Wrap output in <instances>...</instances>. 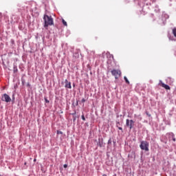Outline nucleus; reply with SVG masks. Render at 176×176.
I'll return each mask as SVG.
<instances>
[{"mask_svg":"<svg viewBox=\"0 0 176 176\" xmlns=\"http://www.w3.org/2000/svg\"><path fill=\"white\" fill-rule=\"evenodd\" d=\"M102 176H107V175L104 174V175H102Z\"/></svg>","mask_w":176,"mask_h":176,"instance_id":"obj_21","label":"nucleus"},{"mask_svg":"<svg viewBox=\"0 0 176 176\" xmlns=\"http://www.w3.org/2000/svg\"><path fill=\"white\" fill-rule=\"evenodd\" d=\"M173 34L174 36L176 37V28L173 29Z\"/></svg>","mask_w":176,"mask_h":176,"instance_id":"obj_12","label":"nucleus"},{"mask_svg":"<svg viewBox=\"0 0 176 176\" xmlns=\"http://www.w3.org/2000/svg\"><path fill=\"white\" fill-rule=\"evenodd\" d=\"M111 75L114 76L115 79H119L122 75V72L119 69H113L111 70Z\"/></svg>","mask_w":176,"mask_h":176,"instance_id":"obj_2","label":"nucleus"},{"mask_svg":"<svg viewBox=\"0 0 176 176\" xmlns=\"http://www.w3.org/2000/svg\"><path fill=\"white\" fill-rule=\"evenodd\" d=\"M126 127H129L130 130L134 127V121L133 120L127 119L126 120Z\"/></svg>","mask_w":176,"mask_h":176,"instance_id":"obj_5","label":"nucleus"},{"mask_svg":"<svg viewBox=\"0 0 176 176\" xmlns=\"http://www.w3.org/2000/svg\"><path fill=\"white\" fill-rule=\"evenodd\" d=\"M28 86H30V83L28 84Z\"/></svg>","mask_w":176,"mask_h":176,"instance_id":"obj_22","label":"nucleus"},{"mask_svg":"<svg viewBox=\"0 0 176 176\" xmlns=\"http://www.w3.org/2000/svg\"><path fill=\"white\" fill-rule=\"evenodd\" d=\"M0 176H1V175H0Z\"/></svg>","mask_w":176,"mask_h":176,"instance_id":"obj_24","label":"nucleus"},{"mask_svg":"<svg viewBox=\"0 0 176 176\" xmlns=\"http://www.w3.org/2000/svg\"><path fill=\"white\" fill-rule=\"evenodd\" d=\"M124 79L126 83H127V85H130V81H129V79H127V77L124 76Z\"/></svg>","mask_w":176,"mask_h":176,"instance_id":"obj_9","label":"nucleus"},{"mask_svg":"<svg viewBox=\"0 0 176 176\" xmlns=\"http://www.w3.org/2000/svg\"><path fill=\"white\" fill-rule=\"evenodd\" d=\"M14 72H17V67H14Z\"/></svg>","mask_w":176,"mask_h":176,"instance_id":"obj_14","label":"nucleus"},{"mask_svg":"<svg viewBox=\"0 0 176 176\" xmlns=\"http://www.w3.org/2000/svg\"><path fill=\"white\" fill-rule=\"evenodd\" d=\"M1 100L4 101L5 102H10V101H12V98H10V96H9V95L4 94L1 96Z\"/></svg>","mask_w":176,"mask_h":176,"instance_id":"obj_4","label":"nucleus"},{"mask_svg":"<svg viewBox=\"0 0 176 176\" xmlns=\"http://www.w3.org/2000/svg\"><path fill=\"white\" fill-rule=\"evenodd\" d=\"M65 87L66 89H72V86H71V82L68 81V80L66 79L65 80Z\"/></svg>","mask_w":176,"mask_h":176,"instance_id":"obj_6","label":"nucleus"},{"mask_svg":"<svg viewBox=\"0 0 176 176\" xmlns=\"http://www.w3.org/2000/svg\"><path fill=\"white\" fill-rule=\"evenodd\" d=\"M62 23L63 24V25H65V27H67L68 25L67 24V21H65V20L62 19Z\"/></svg>","mask_w":176,"mask_h":176,"instance_id":"obj_11","label":"nucleus"},{"mask_svg":"<svg viewBox=\"0 0 176 176\" xmlns=\"http://www.w3.org/2000/svg\"><path fill=\"white\" fill-rule=\"evenodd\" d=\"M86 100H85V98H82L81 100V102H85Z\"/></svg>","mask_w":176,"mask_h":176,"instance_id":"obj_18","label":"nucleus"},{"mask_svg":"<svg viewBox=\"0 0 176 176\" xmlns=\"http://www.w3.org/2000/svg\"><path fill=\"white\" fill-rule=\"evenodd\" d=\"M173 141L176 142V139H175V138H174V136H173Z\"/></svg>","mask_w":176,"mask_h":176,"instance_id":"obj_17","label":"nucleus"},{"mask_svg":"<svg viewBox=\"0 0 176 176\" xmlns=\"http://www.w3.org/2000/svg\"><path fill=\"white\" fill-rule=\"evenodd\" d=\"M36 160H34V161L35 162Z\"/></svg>","mask_w":176,"mask_h":176,"instance_id":"obj_23","label":"nucleus"},{"mask_svg":"<svg viewBox=\"0 0 176 176\" xmlns=\"http://www.w3.org/2000/svg\"><path fill=\"white\" fill-rule=\"evenodd\" d=\"M98 145H99V146H100V148H102V146H103V145H104V143H103L102 142H99L98 143Z\"/></svg>","mask_w":176,"mask_h":176,"instance_id":"obj_10","label":"nucleus"},{"mask_svg":"<svg viewBox=\"0 0 176 176\" xmlns=\"http://www.w3.org/2000/svg\"><path fill=\"white\" fill-rule=\"evenodd\" d=\"M162 87H165V89H170L169 85H166V83H162Z\"/></svg>","mask_w":176,"mask_h":176,"instance_id":"obj_8","label":"nucleus"},{"mask_svg":"<svg viewBox=\"0 0 176 176\" xmlns=\"http://www.w3.org/2000/svg\"><path fill=\"white\" fill-rule=\"evenodd\" d=\"M57 134H63V131H57Z\"/></svg>","mask_w":176,"mask_h":176,"instance_id":"obj_15","label":"nucleus"},{"mask_svg":"<svg viewBox=\"0 0 176 176\" xmlns=\"http://www.w3.org/2000/svg\"><path fill=\"white\" fill-rule=\"evenodd\" d=\"M116 127H118V129L119 130H121V131L123 132V128H122V127L120 126V122H116Z\"/></svg>","mask_w":176,"mask_h":176,"instance_id":"obj_7","label":"nucleus"},{"mask_svg":"<svg viewBox=\"0 0 176 176\" xmlns=\"http://www.w3.org/2000/svg\"><path fill=\"white\" fill-rule=\"evenodd\" d=\"M140 146L142 151H149V144L146 141L141 142Z\"/></svg>","mask_w":176,"mask_h":176,"instance_id":"obj_3","label":"nucleus"},{"mask_svg":"<svg viewBox=\"0 0 176 176\" xmlns=\"http://www.w3.org/2000/svg\"><path fill=\"white\" fill-rule=\"evenodd\" d=\"M43 20L45 23V28H47L49 25H53L54 24L53 18H52V16H49V15L45 14L43 16Z\"/></svg>","mask_w":176,"mask_h":176,"instance_id":"obj_1","label":"nucleus"},{"mask_svg":"<svg viewBox=\"0 0 176 176\" xmlns=\"http://www.w3.org/2000/svg\"><path fill=\"white\" fill-rule=\"evenodd\" d=\"M81 118H82V120H84V122L85 120H86V118H85V115H82Z\"/></svg>","mask_w":176,"mask_h":176,"instance_id":"obj_13","label":"nucleus"},{"mask_svg":"<svg viewBox=\"0 0 176 176\" xmlns=\"http://www.w3.org/2000/svg\"><path fill=\"white\" fill-rule=\"evenodd\" d=\"M63 167H64V168H67V167H68V165L64 164V165H63Z\"/></svg>","mask_w":176,"mask_h":176,"instance_id":"obj_16","label":"nucleus"},{"mask_svg":"<svg viewBox=\"0 0 176 176\" xmlns=\"http://www.w3.org/2000/svg\"><path fill=\"white\" fill-rule=\"evenodd\" d=\"M24 165H25V166H27V162H25V163H24Z\"/></svg>","mask_w":176,"mask_h":176,"instance_id":"obj_20","label":"nucleus"},{"mask_svg":"<svg viewBox=\"0 0 176 176\" xmlns=\"http://www.w3.org/2000/svg\"><path fill=\"white\" fill-rule=\"evenodd\" d=\"M45 102L49 103V100L47 98H45Z\"/></svg>","mask_w":176,"mask_h":176,"instance_id":"obj_19","label":"nucleus"}]
</instances>
